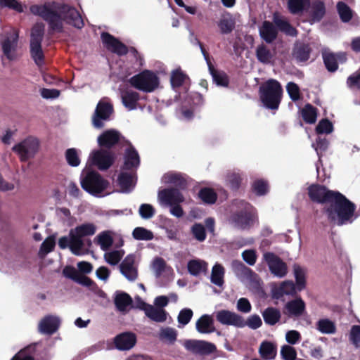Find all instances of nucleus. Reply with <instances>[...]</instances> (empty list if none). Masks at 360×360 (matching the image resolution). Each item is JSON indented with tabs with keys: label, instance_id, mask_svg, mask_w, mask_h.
<instances>
[{
	"label": "nucleus",
	"instance_id": "13",
	"mask_svg": "<svg viewBox=\"0 0 360 360\" xmlns=\"http://www.w3.org/2000/svg\"><path fill=\"white\" fill-rule=\"evenodd\" d=\"M184 347L194 354L209 355L217 351L214 344L205 341L197 340H188L184 342Z\"/></svg>",
	"mask_w": 360,
	"mask_h": 360
},
{
	"label": "nucleus",
	"instance_id": "64",
	"mask_svg": "<svg viewBox=\"0 0 360 360\" xmlns=\"http://www.w3.org/2000/svg\"><path fill=\"white\" fill-rule=\"evenodd\" d=\"M123 253L119 250H114L105 254V259L111 265H116L122 258Z\"/></svg>",
	"mask_w": 360,
	"mask_h": 360
},
{
	"label": "nucleus",
	"instance_id": "21",
	"mask_svg": "<svg viewBox=\"0 0 360 360\" xmlns=\"http://www.w3.org/2000/svg\"><path fill=\"white\" fill-rule=\"evenodd\" d=\"M114 343L119 350H129L136 345V336L131 332H124L115 338Z\"/></svg>",
	"mask_w": 360,
	"mask_h": 360
},
{
	"label": "nucleus",
	"instance_id": "44",
	"mask_svg": "<svg viewBox=\"0 0 360 360\" xmlns=\"http://www.w3.org/2000/svg\"><path fill=\"white\" fill-rule=\"evenodd\" d=\"M322 58L326 68L328 72H334L338 69V63L337 62V57H335V53L323 52Z\"/></svg>",
	"mask_w": 360,
	"mask_h": 360
},
{
	"label": "nucleus",
	"instance_id": "31",
	"mask_svg": "<svg viewBox=\"0 0 360 360\" xmlns=\"http://www.w3.org/2000/svg\"><path fill=\"white\" fill-rule=\"evenodd\" d=\"M208 68L214 82L217 86L224 87H227L229 86V77L226 72L215 69L212 64H210Z\"/></svg>",
	"mask_w": 360,
	"mask_h": 360
},
{
	"label": "nucleus",
	"instance_id": "12",
	"mask_svg": "<svg viewBox=\"0 0 360 360\" xmlns=\"http://www.w3.org/2000/svg\"><path fill=\"white\" fill-rule=\"evenodd\" d=\"M18 32L15 30H12L11 32H7L1 40L3 53L9 60L15 59V52L18 46Z\"/></svg>",
	"mask_w": 360,
	"mask_h": 360
},
{
	"label": "nucleus",
	"instance_id": "41",
	"mask_svg": "<svg viewBox=\"0 0 360 360\" xmlns=\"http://www.w3.org/2000/svg\"><path fill=\"white\" fill-rule=\"evenodd\" d=\"M199 198L205 204H214L217 200V194L211 188H202L198 194Z\"/></svg>",
	"mask_w": 360,
	"mask_h": 360
},
{
	"label": "nucleus",
	"instance_id": "9",
	"mask_svg": "<svg viewBox=\"0 0 360 360\" xmlns=\"http://www.w3.org/2000/svg\"><path fill=\"white\" fill-rule=\"evenodd\" d=\"M101 39L103 46L109 51L122 56L129 53L128 47L117 38L107 32L101 34Z\"/></svg>",
	"mask_w": 360,
	"mask_h": 360
},
{
	"label": "nucleus",
	"instance_id": "47",
	"mask_svg": "<svg viewBox=\"0 0 360 360\" xmlns=\"http://www.w3.org/2000/svg\"><path fill=\"white\" fill-rule=\"evenodd\" d=\"M166 181L174 184L181 189L187 186L186 179L179 173H168L165 176Z\"/></svg>",
	"mask_w": 360,
	"mask_h": 360
},
{
	"label": "nucleus",
	"instance_id": "2",
	"mask_svg": "<svg viewBox=\"0 0 360 360\" xmlns=\"http://www.w3.org/2000/svg\"><path fill=\"white\" fill-rule=\"evenodd\" d=\"M30 12L41 17L49 25V31L63 32V21L77 29L84 26L79 12L73 6L66 4L53 1L43 5L34 4L30 7Z\"/></svg>",
	"mask_w": 360,
	"mask_h": 360
},
{
	"label": "nucleus",
	"instance_id": "50",
	"mask_svg": "<svg viewBox=\"0 0 360 360\" xmlns=\"http://www.w3.org/2000/svg\"><path fill=\"white\" fill-rule=\"evenodd\" d=\"M309 4V0H288V7L292 14H298L302 13Z\"/></svg>",
	"mask_w": 360,
	"mask_h": 360
},
{
	"label": "nucleus",
	"instance_id": "1",
	"mask_svg": "<svg viewBox=\"0 0 360 360\" xmlns=\"http://www.w3.org/2000/svg\"><path fill=\"white\" fill-rule=\"evenodd\" d=\"M307 191L312 202L329 204L323 207V212L326 214L330 222L342 226L352 223L356 219V217H354L356 205L339 191L330 190L326 186L319 184L310 185Z\"/></svg>",
	"mask_w": 360,
	"mask_h": 360
},
{
	"label": "nucleus",
	"instance_id": "17",
	"mask_svg": "<svg viewBox=\"0 0 360 360\" xmlns=\"http://www.w3.org/2000/svg\"><path fill=\"white\" fill-rule=\"evenodd\" d=\"M135 255H128L120 264L121 274L129 281H134L138 277V270L134 266Z\"/></svg>",
	"mask_w": 360,
	"mask_h": 360
},
{
	"label": "nucleus",
	"instance_id": "15",
	"mask_svg": "<svg viewBox=\"0 0 360 360\" xmlns=\"http://www.w3.org/2000/svg\"><path fill=\"white\" fill-rule=\"evenodd\" d=\"M230 221L238 229H248L253 224V215L247 210L237 211L231 215Z\"/></svg>",
	"mask_w": 360,
	"mask_h": 360
},
{
	"label": "nucleus",
	"instance_id": "18",
	"mask_svg": "<svg viewBox=\"0 0 360 360\" xmlns=\"http://www.w3.org/2000/svg\"><path fill=\"white\" fill-rule=\"evenodd\" d=\"M306 311V304L301 297L288 301L284 306L283 313L289 317H300Z\"/></svg>",
	"mask_w": 360,
	"mask_h": 360
},
{
	"label": "nucleus",
	"instance_id": "60",
	"mask_svg": "<svg viewBox=\"0 0 360 360\" xmlns=\"http://www.w3.org/2000/svg\"><path fill=\"white\" fill-rule=\"evenodd\" d=\"M281 356L283 360H296L297 352L293 347L285 345L281 347Z\"/></svg>",
	"mask_w": 360,
	"mask_h": 360
},
{
	"label": "nucleus",
	"instance_id": "3",
	"mask_svg": "<svg viewBox=\"0 0 360 360\" xmlns=\"http://www.w3.org/2000/svg\"><path fill=\"white\" fill-rule=\"evenodd\" d=\"M283 92L280 82L274 79H269L259 86V99L266 108L276 110L281 104Z\"/></svg>",
	"mask_w": 360,
	"mask_h": 360
},
{
	"label": "nucleus",
	"instance_id": "19",
	"mask_svg": "<svg viewBox=\"0 0 360 360\" xmlns=\"http://www.w3.org/2000/svg\"><path fill=\"white\" fill-rule=\"evenodd\" d=\"M140 165V157L137 150L130 146L125 150L124 155V163L122 166L123 171L134 172Z\"/></svg>",
	"mask_w": 360,
	"mask_h": 360
},
{
	"label": "nucleus",
	"instance_id": "16",
	"mask_svg": "<svg viewBox=\"0 0 360 360\" xmlns=\"http://www.w3.org/2000/svg\"><path fill=\"white\" fill-rule=\"evenodd\" d=\"M120 136V133L115 129L105 130L98 136V144L101 148L109 150L119 143Z\"/></svg>",
	"mask_w": 360,
	"mask_h": 360
},
{
	"label": "nucleus",
	"instance_id": "6",
	"mask_svg": "<svg viewBox=\"0 0 360 360\" xmlns=\"http://www.w3.org/2000/svg\"><path fill=\"white\" fill-rule=\"evenodd\" d=\"M96 231V226L93 223H84L70 229V236H72V248L82 250L84 246L83 238L94 235Z\"/></svg>",
	"mask_w": 360,
	"mask_h": 360
},
{
	"label": "nucleus",
	"instance_id": "43",
	"mask_svg": "<svg viewBox=\"0 0 360 360\" xmlns=\"http://www.w3.org/2000/svg\"><path fill=\"white\" fill-rule=\"evenodd\" d=\"M293 271L297 290L302 291L306 287L305 271L297 264L293 265Z\"/></svg>",
	"mask_w": 360,
	"mask_h": 360
},
{
	"label": "nucleus",
	"instance_id": "46",
	"mask_svg": "<svg viewBox=\"0 0 360 360\" xmlns=\"http://www.w3.org/2000/svg\"><path fill=\"white\" fill-rule=\"evenodd\" d=\"M337 10L340 20L344 22H348L352 18V11L349 6L343 1L337 4Z\"/></svg>",
	"mask_w": 360,
	"mask_h": 360
},
{
	"label": "nucleus",
	"instance_id": "30",
	"mask_svg": "<svg viewBox=\"0 0 360 360\" xmlns=\"http://www.w3.org/2000/svg\"><path fill=\"white\" fill-rule=\"evenodd\" d=\"M264 321L266 324L274 326L281 319V314L278 309L269 307L266 308L262 313Z\"/></svg>",
	"mask_w": 360,
	"mask_h": 360
},
{
	"label": "nucleus",
	"instance_id": "54",
	"mask_svg": "<svg viewBox=\"0 0 360 360\" xmlns=\"http://www.w3.org/2000/svg\"><path fill=\"white\" fill-rule=\"evenodd\" d=\"M75 282L83 286L88 287L91 290H99L101 292L103 293V292L98 288L97 284L93 280L84 274H79Z\"/></svg>",
	"mask_w": 360,
	"mask_h": 360
},
{
	"label": "nucleus",
	"instance_id": "10",
	"mask_svg": "<svg viewBox=\"0 0 360 360\" xmlns=\"http://www.w3.org/2000/svg\"><path fill=\"white\" fill-rule=\"evenodd\" d=\"M115 160V153L110 150L101 148L92 153V163L101 170H107L114 163Z\"/></svg>",
	"mask_w": 360,
	"mask_h": 360
},
{
	"label": "nucleus",
	"instance_id": "29",
	"mask_svg": "<svg viewBox=\"0 0 360 360\" xmlns=\"http://www.w3.org/2000/svg\"><path fill=\"white\" fill-rule=\"evenodd\" d=\"M297 285L292 281H283L280 287L274 292V296L276 299H280L284 295H296L297 294Z\"/></svg>",
	"mask_w": 360,
	"mask_h": 360
},
{
	"label": "nucleus",
	"instance_id": "37",
	"mask_svg": "<svg viewBox=\"0 0 360 360\" xmlns=\"http://www.w3.org/2000/svg\"><path fill=\"white\" fill-rule=\"evenodd\" d=\"M132 302L131 296L124 292H117L114 300L115 305L120 311H125L127 307L132 304Z\"/></svg>",
	"mask_w": 360,
	"mask_h": 360
},
{
	"label": "nucleus",
	"instance_id": "11",
	"mask_svg": "<svg viewBox=\"0 0 360 360\" xmlns=\"http://www.w3.org/2000/svg\"><path fill=\"white\" fill-rule=\"evenodd\" d=\"M264 259L268 264L269 271L274 276L283 278L288 273L287 264L276 254L267 252L264 254Z\"/></svg>",
	"mask_w": 360,
	"mask_h": 360
},
{
	"label": "nucleus",
	"instance_id": "34",
	"mask_svg": "<svg viewBox=\"0 0 360 360\" xmlns=\"http://www.w3.org/2000/svg\"><path fill=\"white\" fill-rule=\"evenodd\" d=\"M326 14V6L320 0L314 1L312 3L310 11V16L314 22H319Z\"/></svg>",
	"mask_w": 360,
	"mask_h": 360
},
{
	"label": "nucleus",
	"instance_id": "42",
	"mask_svg": "<svg viewBox=\"0 0 360 360\" xmlns=\"http://www.w3.org/2000/svg\"><path fill=\"white\" fill-rule=\"evenodd\" d=\"M217 25L222 34H228L234 30L235 21L231 16L228 14V16H224L219 20Z\"/></svg>",
	"mask_w": 360,
	"mask_h": 360
},
{
	"label": "nucleus",
	"instance_id": "35",
	"mask_svg": "<svg viewBox=\"0 0 360 360\" xmlns=\"http://www.w3.org/2000/svg\"><path fill=\"white\" fill-rule=\"evenodd\" d=\"M311 49L308 44H300L297 45L293 51L295 58L299 62H304L309 60Z\"/></svg>",
	"mask_w": 360,
	"mask_h": 360
},
{
	"label": "nucleus",
	"instance_id": "36",
	"mask_svg": "<svg viewBox=\"0 0 360 360\" xmlns=\"http://www.w3.org/2000/svg\"><path fill=\"white\" fill-rule=\"evenodd\" d=\"M30 54L34 63L38 65H41L44 62V55L41 48V42L30 41Z\"/></svg>",
	"mask_w": 360,
	"mask_h": 360
},
{
	"label": "nucleus",
	"instance_id": "39",
	"mask_svg": "<svg viewBox=\"0 0 360 360\" xmlns=\"http://www.w3.org/2000/svg\"><path fill=\"white\" fill-rule=\"evenodd\" d=\"M231 269L236 276L240 278H248L252 273V269L240 260H233Z\"/></svg>",
	"mask_w": 360,
	"mask_h": 360
},
{
	"label": "nucleus",
	"instance_id": "61",
	"mask_svg": "<svg viewBox=\"0 0 360 360\" xmlns=\"http://www.w3.org/2000/svg\"><path fill=\"white\" fill-rule=\"evenodd\" d=\"M72 236L69 235V237L68 236H63L59 238L58 240V246L60 249H65L67 248H69L70 251L76 255H79L81 250L80 249H74L72 248Z\"/></svg>",
	"mask_w": 360,
	"mask_h": 360
},
{
	"label": "nucleus",
	"instance_id": "26",
	"mask_svg": "<svg viewBox=\"0 0 360 360\" xmlns=\"http://www.w3.org/2000/svg\"><path fill=\"white\" fill-rule=\"evenodd\" d=\"M143 310L146 315L155 322H164L167 319V312L165 309L155 307L143 303Z\"/></svg>",
	"mask_w": 360,
	"mask_h": 360
},
{
	"label": "nucleus",
	"instance_id": "8",
	"mask_svg": "<svg viewBox=\"0 0 360 360\" xmlns=\"http://www.w3.org/2000/svg\"><path fill=\"white\" fill-rule=\"evenodd\" d=\"M114 112L113 105L109 102L100 101L92 116V124L95 128L101 129L104 127L103 121H107Z\"/></svg>",
	"mask_w": 360,
	"mask_h": 360
},
{
	"label": "nucleus",
	"instance_id": "55",
	"mask_svg": "<svg viewBox=\"0 0 360 360\" xmlns=\"http://www.w3.org/2000/svg\"><path fill=\"white\" fill-rule=\"evenodd\" d=\"M252 190L257 195H264L268 192V184L263 179L255 180L252 184Z\"/></svg>",
	"mask_w": 360,
	"mask_h": 360
},
{
	"label": "nucleus",
	"instance_id": "5",
	"mask_svg": "<svg viewBox=\"0 0 360 360\" xmlns=\"http://www.w3.org/2000/svg\"><path fill=\"white\" fill-rule=\"evenodd\" d=\"M82 188L92 195L101 193L108 186V181L102 178L96 171L89 172L81 181Z\"/></svg>",
	"mask_w": 360,
	"mask_h": 360
},
{
	"label": "nucleus",
	"instance_id": "53",
	"mask_svg": "<svg viewBox=\"0 0 360 360\" xmlns=\"http://www.w3.org/2000/svg\"><path fill=\"white\" fill-rule=\"evenodd\" d=\"M65 159L68 164L71 167H77L80 164V158L77 149L72 148L65 151Z\"/></svg>",
	"mask_w": 360,
	"mask_h": 360
},
{
	"label": "nucleus",
	"instance_id": "57",
	"mask_svg": "<svg viewBox=\"0 0 360 360\" xmlns=\"http://www.w3.org/2000/svg\"><path fill=\"white\" fill-rule=\"evenodd\" d=\"M286 90L292 101H297L301 98L300 87L295 82H288L286 85Z\"/></svg>",
	"mask_w": 360,
	"mask_h": 360
},
{
	"label": "nucleus",
	"instance_id": "33",
	"mask_svg": "<svg viewBox=\"0 0 360 360\" xmlns=\"http://www.w3.org/2000/svg\"><path fill=\"white\" fill-rule=\"evenodd\" d=\"M274 22L278 29L285 34L297 37L298 31L288 20L274 17Z\"/></svg>",
	"mask_w": 360,
	"mask_h": 360
},
{
	"label": "nucleus",
	"instance_id": "62",
	"mask_svg": "<svg viewBox=\"0 0 360 360\" xmlns=\"http://www.w3.org/2000/svg\"><path fill=\"white\" fill-rule=\"evenodd\" d=\"M193 315V311L189 308L181 309L178 315L177 320L179 324L187 325L191 320Z\"/></svg>",
	"mask_w": 360,
	"mask_h": 360
},
{
	"label": "nucleus",
	"instance_id": "14",
	"mask_svg": "<svg viewBox=\"0 0 360 360\" xmlns=\"http://www.w3.org/2000/svg\"><path fill=\"white\" fill-rule=\"evenodd\" d=\"M216 319L217 321L223 325L233 326L237 328L245 327L243 317L229 310L222 309L217 311Z\"/></svg>",
	"mask_w": 360,
	"mask_h": 360
},
{
	"label": "nucleus",
	"instance_id": "40",
	"mask_svg": "<svg viewBox=\"0 0 360 360\" xmlns=\"http://www.w3.org/2000/svg\"><path fill=\"white\" fill-rule=\"evenodd\" d=\"M187 268L191 275L196 276L207 271V264L204 261L192 259L188 262Z\"/></svg>",
	"mask_w": 360,
	"mask_h": 360
},
{
	"label": "nucleus",
	"instance_id": "49",
	"mask_svg": "<svg viewBox=\"0 0 360 360\" xmlns=\"http://www.w3.org/2000/svg\"><path fill=\"white\" fill-rule=\"evenodd\" d=\"M132 236L137 240H150L153 239V233L143 227H136L132 231Z\"/></svg>",
	"mask_w": 360,
	"mask_h": 360
},
{
	"label": "nucleus",
	"instance_id": "63",
	"mask_svg": "<svg viewBox=\"0 0 360 360\" xmlns=\"http://www.w3.org/2000/svg\"><path fill=\"white\" fill-rule=\"evenodd\" d=\"M55 245V237L53 236H49L41 243L40 247V252H42L44 254H48L53 250Z\"/></svg>",
	"mask_w": 360,
	"mask_h": 360
},
{
	"label": "nucleus",
	"instance_id": "45",
	"mask_svg": "<svg viewBox=\"0 0 360 360\" xmlns=\"http://www.w3.org/2000/svg\"><path fill=\"white\" fill-rule=\"evenodd\" d=\"M224 268L221 264H215L212 267L211 282L218 286L224 284Z\"/></svg>",
	"mask_w": 360,
	"mask_h": 360
},
{
	"label": "nucleus",
	"instance_id": "22",
	"mask_svg": "<svg viewBox=\"0 0 360 360\" xmlns=\"http://www.w3.org/2000/svg\"><path fill=\"white\" fill-rule=\"evenodd\" d=\"M60 320L58 318L49 315L41 320L39 323V330L41 333L52 335L58 329Z\"/></svg>",
	"mask_w": 360,
	"mask_h": 360
},
{
	"label": "nucleus",
	"instance_id": "51",
	"mask_svg": "<svg viewBox=\"0 0 360 360\" xmlns=\"http://www.w3.org/2000/svg\"><path fill=\"white\" fill-rule=\"evenodd\" d=\"M193 237L199 242H203L207 237L206 229L200 223H195L191 228Z\"/></svg>",
	"mask_w": 360,
	"mask_h": 360
},
{
	"label": "nucleus",
	"instance_id": "4",
	"mask_svg": "<svg viewBox=\"0 0 360 360\" xmlns=\"http://www.w3.org/2000/svg\"><path fill=\"white\" fill-rule=\"evenodd\" d=\"M129 82L133 87L145 92H152L159 85L158 77L150 70H144L131 77Z\"/></svg>",
	"mask_w": 360,
	"mask_h": 360
},
{
	"label": "nucleus",
	"instance_id": "23",
	"mask_svg": "<svg viewBox=\"0 0 360 360\" xmlns=\"http://www.w3.org/2000/svg\"><path fill=\"white\" fill-rule=\"evenodd\" d=\"M261 38L267 44L272 43L278 37L276 27L270 21L264 20L259 29Z\"/></svg>",
	"mask_w": 360,
	"mask_h": 360
},
{
	"label": "nucleus",
	"instance_id": "7",
	"mask_svg": "<svg viewBox=\"0 0 360 360\" xmlns=\"http://www.w3.org/2000/svg\"><path fill=\"white\" fill-rule=\"evenodd\" d=\"M39 142L37 139L30 136L13 147L22 162L32 158L38 151Z\"/></svg>",
	"mask_w": 360,
	"mask_h": 360
},
{
	"label": "nucleus",
	"instance_id": "38",
	"mask_svg": "<svg viewBox=\"0 0 360 360\" xmlns=\"http://www.w3.org/2000/svg\"><path fill=\"white\" fill-rule=\"evenodd\" d=\"M303 120L307 124H314L317 119L318 110L310 103H307L301 111Z\"/></svg>",
	"mask_w": 360,
	"mask_h": 360
},
{
	"label": "nucleus",
	"instance_id": "52",
	"mask_svg": "<svg viewBox=\"0 0 360 360\" xmlns=\"http://www.w3.org/2000/svg\"><path fill=\"white\" fill-rule=\"evenodd\" d=\"M98 244L101 248L105 251L108 250L113 243V238L108 231L101 232L98 236Z\"/></svg>",
	"mask_w": 360,
	"mask_h": 360
},
{
	"label": "nucleus",
	"instance_id": "59",
	"mask_svg": "<svg viewBox=\"0 0 360 360\" xmlns=\"http://www.w3.org/2000/svg\"><path fill=\"white\" fill-rule=\"evenodd\" d=\"M0 7L8 8L18 13H22L24 11L22 4L18 0H0Z\"/></svg>",
	"mask_w": 360,
	"mask_h": 360
},
{
	"label": "nucleus",
	"instance_id": "48",
	"mask_svg": "<svg viewBox=\"0 0 360 360\" xmlns=\"http://www.w3.org/2000/svg\"><path fill=\"white\" fill-rule=\"evenodd\" d=\"M316 328L324 334H333L336 331L335 323L327 319H320L316 323Z\"/></svg>",
	"mask_w": 360,
	"mask_h": 360
},
{
	"label": "nucleus",
	"instance_id": "27",
	"mask_svg": "<svg viewBox=\"0 0 360 360\" xmlns=\"http://www.w3.org/2000/svg\"><path fill=\"white\" fill-rule=\"evenodd\" d=\"M196 330L200 333H210L214 331V320L208 314L201 316L196 321Z\"/></svg>",
	"mask_w": 360,
	"mask_h": 360
},
{
	"label": "nucleus",
	"instance_id": "32",
	"mask_svg": "<svg viewBox=\"0 0 360 360\" xmlns=\"http://www.w3.org/2000/svg\"><path fill=\"white\" fill-rule=\"evenodd\" d=\"M255 55L257 60L263 64H269L274 58V53L264 44L257 46Z\"/></svg>",
	"mask_w": 360,
	"mask_h": 360
},
{
	"label": "nucleus",
	"instance_id": "24",
	"mask_svg": "<svg viewBox=\"0 0 360 360\" xmlns=\"http://www.w3.org/2000/svg\"><path fill=\"white\" fill-rule=\"evenodd\" d=\"M121 98L123 105L129 110L137 108L140 95L138 92L131 89H125L121 91Z\"/></svg>",
	"mask_w": 360,
	"mask_h": 360
},
{
	"label": "nucleus",
	"instance_id": "28",
	"mask_svg": "<svg viewBox=\"0 0 360 360\" xmlns=\"http://www.w3.org/2000/svg\"><path fill=\"white\" fill-rule=\"evenodd\" d=\"M259 354L265 360L274 359L277 354L276 345L269 341H263L259 348Z\"/></svg>",
	"mask_w": 360,
	"mask_h": 360
},
{
	"label": "nucleus",
	"instance_id": "25",
	"mask_svg": "<svg viewBox=\"0 0 360 360\" xmlns=\"http://www.w3.org/2000/svg\"><path fill=\"white\" fill-rule=\"evenodd\" d=\"M135 172H122L117 178L118 184L124 193H129L135 186Z\"/></svg>",
	"mask_w": 360,
	"mask_h": 360
},
{
	"label": "nucleus",
	"instance_id": "56",
	"mask_svg": "<svg viewBox=\"0 0 360 360\" xmlns=\"http://www.w3.org/2000/svg\"><path fill=\"white\" fill-rule=\"evenodd\" d=\"M333 126L332 122L328 119H322L319 121L316 127V132L318 134H330L333 131Z\"/></svg>",
	"mask_w": 360,
	"mask_h": 360
},
{
	"label": "nucleus",
	"instance_id": "20",
	"mask_svg": "<svg viewBox=\"0 0 360 360\" xmlns=\"http://www.w3.org/2000/svg\"><path fill=\"white\" fill-rule=\"evenodd\" d=\"M160 199L165 204L172 206L184 201V197L176 188H168L160 191L158 193Z\"/></svg>",
	"mask_w": 360,
	"mask_h": 360
},
{
	"label": "nucleus",
	"instance_id": "58",
	"mask_svg": "<svg viewBox=\"0 0 360 360\" xmlns=\"http://www.w3.org/2000/svg\"><path fill=\"white\" fill-rule=\"evenodd\" d=\"M186 75L181 70H174L171 75V84L174 88L180 87L183 85Z\"/></svg>",
	"mask_w": 360,
	"mask_h": 360
}]
</instances>
